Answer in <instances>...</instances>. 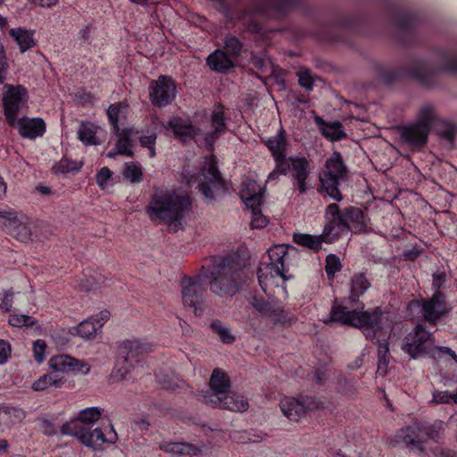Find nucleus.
I'll return each mask as SVG.
<instances>
[{"label":"nucleus","instance_id":"nucleus-1","mask_svg":"<svg viewBox=\"0 0 457 457\" xmlns=\"http://www.w3.org/2000/svg\"><path fill=\"white\" fill-rule=\"evenodd\" d=\"M351 294L340 304H333L330 311V321L348 325L364 331L369 340H373L377 332L383 328L384 315L380 307L371 312L364 310V303L359 297L370 287L363 273H356L351 279Z\"/></svg>","mask_w":457,"mask_h":457},{"label":"nucleus","instance_id":"nucleus-2","mask_svg":"<svg viewBox=\"0 0 457 457\" xmlns=\"http://www.w3.org/2000/svg\"><path fill=\"white\" fill-rule=\"evenodd\" d=\"M190 207L191 201L187 195L157 189L151 198L147 213L152 220H161L167 223L170 229L177 231L181 219Z\"/></svg>","mask_w":457,"mask_h":457},{"label":"nucleus","instance_id":"nucleus-3","mask_svg":"<svg viewBox=\"0 0 457 457\" xmlns=\"http://www.w3.org/2000/svg\"><path fill=\"white\" fill-rule=\"evenodd\" d=\"M210 290L219 296H234L244 282L242 265L231 257L213 258L208 275Z\"/></svg>","mask_w":457,"mask_h":457},{"label":"nucleus","instance_id":"nucleus-4","mask_svg":"<svg viewBox=\"0 0 457 457\" xmlns=\"http://www.w3.org/2000/svg\"><path fill=\"white\" fill-rule=\"evenodd\" d=\"M296 252V248L289 245H275L268 251L270 262H262L257 271L259 285L265 294L270 285L278 286L276 278H279L285 282L292 277L287 273L291 256Z\"/></svg>","mask_w":457,"mask_h":457},{"label":"nucleus","instance_id":"nucleus-5","mask_svg":"<svg viewBox=\"0 0 457 457\" xmlns=\"http://www.w3.org/2000/svg\"><path fill=\"white\" fill-rule=\"evenodd\" d=\"M407 72L421 83L439 73L457 75V49L439 51L429 60L415 59Z\"/></svg>","mask_w":457,"mask_h":457},{"label":"nucleus","instance_id":"nucleus-6","mask_svg":"<svg viewBox=\"0 0 457 457\" xmlns=\"http://www.w3.org/2000/svg\"><path fill=\"white\" fill-rule=\"evenodd\" d=\"M151 351L150 345L137 338L123 340L118 346V356L112 377L119 382L128 379L131 369Z\"/></svg>","mask_w":457,"mask_h":457},{"label":"nucleus","instance_id":"nucleus-7","mask_svg":"<svg viewBox=\"0 0 457 457\" xmlns=\"http://www.w3.org/2000/svg\"><path fill=\"white\" fill-rule=\"evenodd\" d=\"M347 169L340 153L334 152L326 161V169L320 174V194L328 195L332 200L340 202L343 195L338 187L340 180L346 177Z\"/></svg>","mask_w":457,"mask_h":457},{"label":"nucleus","instance_id":"nucleus-8","mask_svg":"<svg viewBox=\"0 0 457 457\" xmlns=\"http://www.w3.org/2000/svg\"><path fill=\"white\" fill-rule=\"evenodd\" d=\"M408 308L424 321L436 325L438 320L451 311L446 297L442 292H436L430 298L412 300Z\"/></svg>","mask_w":457,"mask_h":457},{"label":"nucleus","instance_id":"nucleus-9","mask_svg":"<svg viewBox=\"0 0 457 457\" xmlns=\"http://www.w3.org/2000/svg\"><path fill=\"white\" fill-rule=\"evenodd\" d=\"M62 435L72 436L78 438L85 446L95 451L103 450L104 443L114 444L118 439L117 433L106 436L102 428L91 429L88 427L79 424V421H71L63 424L61 428Z\"/></svg>","mask_w":457,"mask_h":457},{"label":"nucleus","instance_id":"nucleus-10","mask_svg":"<svg viewBox=\"0 0 457 457\" xmlns=\"http://www.w3.org/2000/svg\"><path fill=\"white\" fill-rule=\"evenodd\" d=\"M206 278L208 270L201 268V272L194 277L184 276L181 278V296L183 304L186 307L193 308L195 315H200L203 307L204 296L205 294Z\"/></svg>","mask_w":457,"mask_h":457},{"label":"nucleus","instance_id":"nucleus-11","mask_svg":"<svg viewBox=\"0 0 457 457\" xmlns=\"http://www.w3.org/2000/svg\"><path fill=\"white\" fill-rule=\"evenodd\" d=\"M249 303L262 316L270 319L276 326L288 328L297 320V318L294 314L285 311L279 304L268 302L261 296H251L249 298Z\"/></svg>","mask_w":457,"mask_h":457},{"label":"nucleus","instance_id":"nucleus-12","mask_svg":"<svg viewBox=\"0 0 457 457\" xmlns=\"http://www.w3.org/2000/svg\"><path fill=\"white\" fill-rule=\"evenodd\" d=\"M433 346V337L423 324H417L414 329L407 334L403 339L402 349L411 358L416 359L419 356L429 353Z\"/></svg>","mask_w":457,"mask_h":457},{"label":"nucleus","instance_id":"nucleus-13","mask_svg":"<svg viewBox=\"0 0 457 457\" xmlns=\"http://www.w3.org/2000/svg\"><path fill=\"white\" fill-rule=\"evenodd\" d=\"M202 176L203 181L199 184L198 188L206 201H213L216 194L225 191V182L221 178L214 156L208 161L207 167L203 169Z\"/></svg>","mask_w":457,"mask_h":457},{"label":"nucleus","instance_id":"nucleus-14","mask_svg":"<svg viewBox=\"0 0 457 457\" xmlns=\"http://www.w3.org/2000/svg\"><path fill=\"white\" fill-rule=\"evenodd\" d=\"M277 169L282 174L289 173L297 182L298 190L304 194L307 190L306 179L310 175L309 162L305 157H288L278 163Z\"/></svg>","mask_w":457,"mask_h":457},{"label":"nucleus","instance_id":"nucleus-15","mask_svg":"<svg viewBox=\"0 0 457 457\" xmlns=\"http://www.w3.org/2000/svg\"><path fill=\"white\" fill-rule=\"evenodd\" d=\"M325 217L328 220L323 229V237L331 238V242L340 234L349 231L345 209L341 211L337 204L327 206Z\"/></svg>","mask_w":457,"mask_h":457},{"label":"nucleus","instance_id":"nucleus-16","mask_svg":"<svg viewBox=\"0 0 457 457\" xmlns=\"http://www.w3.org/2000/svg\"><path fill=\"white\" fill-rule=\"evenodd\" d=\"M176 96V87L173 80L167 76H160L157 80L151 82L149 96L153 104L162 107L171 103Z\"/></svg>","mask_w":457,"mask_h":457},{"label":"nucleus","instance_id":"nucleus-17","mask_svg":"<svg viewBox=\"0 0 457 457\" xmlns=\"http://www.w3.org/2000/svg\"><path fill=\"white\" fill-rule=\"evenodd\" d=\"M27 89L22 86H11L5 92L3 101L4 115L8 124L14 127L16 124L17 113L21 104L27 99Z\"/></svg>","mask_w":457,"mask_h":457},{"label":"nucleus","instance_id":"nucleus-18","mask_svg":"<svg viewBox=\"0 0 457 457\" xmlns=\"http://www.w3.org/2000/svg\"><path fill=\"white\" fill-rule=\"evenodd\" d=\"M197 396L198 400L205 404L232 411L243 412L248 407L247 402L243 397L228 395L227 393L223 395L202 394Z\"/></svg>","mask_w":457,"mask_h":457},{"label":"nucleus","instance_id":"nucleus-19","mask_svg":"<svg viewBox=\"0 0 457 457\" xmlns=\"http://www.w3.org/2000/svg\"><path fill=\"white\" fill-rule=\"evenodd\" d=\"M401 139L413 150H420L428 143L429 130L425 126L411 123L399 129Z\"/></svg>","mask_w":457,"mask_h":457},{"label":"nucleus","instance_id":"nucleus-20","mask_svg":"<svg viewBox=\"0 0 457 457\" xmlns=\"http://www.w3.org/2000/svg\"><path fill=\"white\" fill-rule=\"evenodd\" d=\"M396 442L412 450L424 451V439L420 422L401 428L395 435Z\"/></svg>","mask_w":457,"mask_h":457},{"label":"nucleus","instance_id":"nucleus-21","mask_svg":"<svg viewBox=\"0 0 457 457\" xmlns=\"http://www.w3.org/2000/svg\"><path fill=\"white\" fill-rule=\"evenodd\" d=\"M211 121L212 130L206 133L204 136V144L209 151L213 150L214 143L223 134L227 132V125L225 123V117L223 112V106L220 104L211 115Z\"/></svg>","mask_w":457,"mask_h":457},{"label":"nucleus","instance_id":"nucleus-22","mask_svg":"<svg viewBox=\"0 0 457 457\" xmlns=\"http://www.w3.org/2000/svg\"><path fill=\"white\" fill-rule=\"evenodd\" d=\"M110 315L109 311L103 310L96 316L81 321L78 327L75 328V330L80 337L90 339L102 328L104 324L109 320Z\"/></svg>","mask_w":457,"mask_h":457},{"label":"nucleus","instance_id":"nucleus-23","mask_svg":"<svg viewBox=\"0 0 457 457\" xmlns=\"http://www.w3.org/2000/svg\"><path fill=\"white\" fill-rule=\"evenodd\" d=\"M279 407L283 414L293 421H298L307 410L312 409L308 399L300 401L295 397H285L280 401Z\"/></svg>","mask_w":457,"mask_h":457},{"label":"nucleus","instance_id":"nucleus-24","mask_svg":"<svg viewBox=\"0 0 457 457\" xmlns=\"http://www.w3.org/2000/svg\"><path fill=\"white\" fill-rule=\"evenodd\" d=\"M15 126L18 127L19 133L22 137L30 139L43 136L46 131V123L40 118L16 120Z\"/></svg>","mask_w":457,"mask_h":457},{"label":"nucleus","instance_id":"nucleus-25","mask_svg":"<svg viewBox=\"0 0 457 457\" xmlns=\"http://www.w3.org/2000/svg\"><path fill=\"white\" fill-rule=\"evenodd\" d=\"M263 191L255 180L248 179L244 183L240 196L246 207H260L262 204Z\"/></svg>","mask_w":457,"mask_h":457},{"label":"nucleus","instance_id":"nucleus-26","mask_svg":"<svg viewBox=\"0 0 457 457\" xmlns=\"http://www.w3.org/2000/svg\"><path fill=\"white\" fill-rule=\"evenodd\" d=\"M228 53L217 49L208 55L206 59L207 65L213 71L226 73L234 67V62Z\"/></svg>","mask_w":457,"mask_h":457},{"label":"nucleus","instance_id":"nucleus-27","mask_svg":"<svg viewBox=\"0 0 457 457\" xmlns=\"http://www.w3.org/2000/svg\"><path fill=\"white\" fill-rule=\"evenodd\" d=\"M265 144L271 152L277 164L280 163L282 160L287 158L286 151L287 140L286 137V131L283 129H281L274 137L268 138Z\"/></svg>","mask_w":457,"mask_h":457},{"label":"nucleus","instance_id":"nucleus-28","mask_svg":"<svg viewBox=\"0 0 457 457\" xmlns=\"http://www.w3.org/2000/svg\"><path fill=\"white\" fill-rule=\"evenodd\" d=\"M49 366L54 373H68L70 371H79L84 364L69 355H56L49 360Z\"/></svg>","mask_w":457,"mask_h":457},{"label":"nucleus","instance_id":"nucleus-29","mask_svg":"<svg viewBox=\"0 0 457 457\" xmlns=\"http://www.w3.org/2000/svg\"><path fill=\"white\" fill-rule=\"evenodd\" d=\"M169 127L172 129L175 137L183 144L187 140L194 139L197 134V129L191 123L186 122L180 118L170 120Z\"/></svg>","mask_w":457,"mask_h":457},{"label":"nucleus","instance_id":"nucleus-30","mask_svg":"<svg viewBox=\"0 0 457 457\" xmlns=\"http://www.w3.org/2000/svg\"><path fill=\"white\" fill-rule=\"evenodd\" d=\"M345 212L349 231L359 233L366 230V218L361 208L349 206L345 208Z\"/></svg>","mask_w":457,"mask_h":457},{"label":"nucleus","instance_id":"nucleus-31","mask_svg":"<svg viewBox=\"0 0 457 457\" xmlns=\"http://www.w3.org/2000/svg\"><path fill=\"white\" fill-rule=\"evenodd\" d=\"M230 387V381L228 377L225 373L219 371L218 370H213L210 378V390L202 391V394H210L216 395H223L228 393Z\"/></svg>","mask_w":457,"mask_h":457},{"label":"nucleus","instance_id":"nucleus-32","mask_svg":"<svg viewBox=\"0 0 457 457\" xmlns=\"http://www.w3.org/2000/svg\"><path fill=\"white\" fill-rule=\"evenodd\" d=\"M293 240L295 244L313 250L314 252H318L321 248L323 242L331 243V238L323 237V233L319 236L304 233H294Z\"/></svg>","mask_w":457,"mask_h":457},{"label":"nucleus","instance_id":"nucleus-33","mask_svg":"<svg viewBox=\"0 0 457 457\" xmlns=\"http://www.w3.org/2000/svg\"><path fill=\"white\" fill-rule=\"evenodd\" d=\"M437 119L438 117L435 106L431 104H425L420 108L415 123L425 126L427 129L430 131Z\"/></svg>","mask_w":457,"mask_h":457},{"label":"nucleus","instance_id":"nucleus-34","mask_svg":"<svg viewBox=\"0 0 457 457\" xmlns=\"http://www.w3.org/2000/svg\"><path fill=\"white\" fill-rule=\"evenodd\" d=\"M10 36L14 38L20 46L21 52L24 53L35 46L33 34L31 31L21 28L12 29Z\"/></svg>","mask_w":457,"mask_h":457},{"label":"nucleus","instance_id":"nucleus-35","mask_svg":"<svg viewBox=\"0 0 457 457\" xmlns=\"http://www.w3.org/2000/svg\"><path fill=\"white\" fill-rule=\"evenodd\" d=\"M97 127L91 122H82L78 129V137L85 145H96L99 142L96 137Z\"/></svg>","mask_w":457,"mask_h":457},{"label":"nucleus","instance_id":"nucleus-36","mask_svg":"<svg viewBox=\"0 0 457 457\" xmlns=\"http://www.w3.org/2000/svg\"><path fill=\"white\" fill-rule=\"evenodd\" d=\"M62 384V378L60 377L59 374L50 372L39 377L36 381H34L32 384V388L35 391H42L46 389L50 386L61 387Z\"/></svg>","mask_w":457,"mask_h":457},{"label":"nucleus","instance_id":"nucleus-37","mask_svg":"<svg viewBox=\"0 0 457 457\" xmlns=\"http://www.w3.org/2000/svg\"><path fill=\"white\" fill-rule=\"evenodd\" d=\"M268 9L278 15H285L296 8L300 0H263Z\"/></svg>","mask_w":457,"mask_h":457},{"label":"nucleus","instance_id":"nucleus-38","mask_svg":"<svg viewBox=\"0 0 457 457\" xmlns=\"http://www.w3.org/2000/svg\"><path fill=\"white\" fill-rule=\"evenodd\" d=\"M420 424L424 444H426L428 439L438 442L442 438V434L444 431V425L442 421L437 420L432 424L420 421Z\"/></svg>","mask_w":457,"mask_h":457},{"label":"nucleus","instance_id":"nucleus-39","mask_svg":"<svg viewBox=\"0 0 457 457\" xmlns=\"http://www.w3.org/2000/svg\"><path fill=\"white\" fill-rule=\"evenodd\" d=\"M320 131L324 137L331 141H339L347 136L340 121L328 122L325 127H320Z\"/></svg>","mask_w":457,"mask_h":457},{"label":"nucleus","instance_id":"nucleus-40","mask_svg":"<svg viewBox=\"0 0 457 457\" xmlns=\"http://www.w3.org/2000/svg\"><path fill=\"white\" fill-rule=\"evenodd\" d=\"M0 410L3 416V421L6 423L7 426L21 422L26 416L25 411L21 408L5 406L0 408Z\"/></svg>","mask_w":457,"mask_h":457},{"label":"nucleus","instance_id":"nucleus-41","mask_svg":"<svg viewBox=\"0 0 457 457\" xmlns=\"http://www.w3.org/2000/svg\"><path fill=\"white\" fill-rule=\"evenodd\" d=\"M128 105L124 103L119 102L113 104H111L106 112L108 116V120L112 127V132L114 134H118L120 131V127L118 124L120 115L127 109Z\"/></svg>","mask_w":457,"mask_h":457},{"label":"nucleus","instance_id":"nucleus-42","mask_svg":"<svg viewBox=\"0 0 457 457\" xmlns=\"http://www.w3.org/2000/svg\"><path fill=\"white\" fill-rule=\"evenodd\" d=\"M389 347L386 341H378V372L381 375L386 373L389 363Z\"/></svg>","mask_w":457,"mask_h":457},{"label":"nucleus","instance_id":"nucleus-43","mask_svg":"<svg viewBox=\"0 0 457 457\" xmlns=\"http://www.w3.org/2000/svg\"><path fill=\"white\" fill-rule=\"evenodd\" d=\"M8 234L21 242H27L30 240L32 235L29 224L20 219L17 220V223H15Z\"/></svg>","mask_w":457,"mask_h":457},{"label":"nucleus","instance_id":"nucleus-44","mask_svg":"<svg viewBox=\"0 0 457 457\" xmlns=\"http://www.w3.org/2000/svg\"><path fill=\"white\" fill-rule=\"evenodd\" d=\"M161 449L173 455L189 454L195 453V447L187 443H165L161 445Z\"/></svg>","mask_w":457,"mask_h":457},{"label":"nucleus","instance_id":"nucleus-45","mask_svg":"<svg viewBox=\"0 0 457 457\" xmlns=\"http://www.w3.org/2000/svg\"><path fill=\"white\" fill-rule=\"evenodd\" d=\"M102 415V410L98 407H88L79 411L78 420L79 424L87 427V425L97 421Z\"/></svg>","mask_w":457,"mask_h":457},{"label":"nucleus","instance_id":"nucleus-46","mask_svg":"<svg viewBox=\"0 0 457 457\" xmlns=\"http://www.w3.org/2000/svg\"><path fill=\"white\" fill-rule=\"evenodd\" d=\"M251 63L259 71L271 74L274 67L273 63L265 54H252Z\"/></svg>","mask_w":457,"mask_h":457},{"label":"nucleus","instance_id":"nucleus-47","mask_svg":"<svg viewBox=\"0 0 457 457\" xmlns=\"http://www.w3.org/2000/svg\"><path fill=\"white\" fill-rule=\"evenodd\" d=\"M18 220L15 211L12 209L0 210V228L6 233H9Z\"/></svg>","mask_w":457,"mask_h":457},{"label":"nucleus","instance_id":"nucleus-48","mask_svg":"<svg viewBox=\"0 0 457 457\" xmlns=\"http://www.w3.org/2000/svg\"><path fill=\"white\" fill-rule=\"evenodd\" d=\"M212 331L220 337V339L224 344H232L235 342L236 337L230 332V329L223 325L218 320L211 323Z\"/></svg>","mask_w":457,"mask_h":457},{"label":"nucleus","instance_id":"nucleus-49","mask_svg":"<svg viewBox=\"0 0 457 457\" xmlns=\"http://www.w3.org/2000/svg\"><path fill=\"white\" fill-rule=\"evenodd\" d=\"M243 43L233 35H227L224 39V48L232 57H237L243 51Z\"/></svg>","mask_w":457,"mask_h":457},{"label":"nucleus","instance_id":"nucleus-50","mask_svg":"<svg viewBox=\"0 0 457 457\" xmlns=\"http://www.w3.org/2000/svg\"><path fill=\"white\" fill-rule=\"evenodd\" d=\"M115 135L119 137L116 144L117 153L120 154H127L131 156L133 153L129 149V129H124L121 130V132L119 131V133Z\"/></svg>","mask_w":457,"mask_h":457},{"label":"nucleus","instance_id":"nucleus-51","mask_svg":"<svg viewBox=\"0 0 457 457\" xmlns=\"http://www.w3.org/2000/svg\"><path fill=\"white\" fill-rule=\"evenodd\" d=\"M240 20L247 31L253 34L262 33V27L260 23L253 19L251 12L244 11L240 15Z\"/></svg>","mask_w":457,"mask_h":457},{"label":"nucleus","instance_id":"nucleus-52","mask_svg":"<svg viewBox=\"0 0 457 457\" xmlns=\"http://www.w3.org/2000/svg\"><path fill=\"white\" fill-rule=\"evenodd\" d=\"M37 320L26 314H11L8 320V323L12 327L21 328L23 326H32L36 324Z\"/></svg>","mask_w":457,"mask_h":457},{"label":"nucleus","instance_id":"nucleus-53","mask_svg":"<svg viewBox=\"0 0 457 457\" xmlns=\"http://www.w3.org/2000/svg\"><path fill=\"white\" fill-rule=\"evenodd\" d=\"M123 175L127 179H129L132 183H138L142 180L143 172L140 166L130 162L127 163L126 168L123 171Z\"/></svg>","mask_w":457,"mask_h":457},{"label":"nucleus","instance_id":"nucleus-54","mask_svg":"<svg viewBox=\"0 0 457 457\" xmlns=\"http://www.w3.org/2000/svg\"><path fill=\"white\" fill-rule=\"evenodd\" d=\"M341 267L339 257L332 253L327 256L325 270L328 278H333L334 275L341 270Z\"/></svg>","mask_w":457,"mask_h":457},{"label":"nucleus","instance_id":"nucleus-55","mask_svg":"<svg viewBox=\"0 0 457 457\" xmlns=\"http://www.w3.org/2000/svg\"><path fill=\"white\" fill-rule=\"evenodd\" d=\"M252 212L251 225L253 228H262L267 226L268 219L262 213L260 207H248Z\"/></svg>","mask_w":457,"mask_h":457},{"label":"nucleus","instance_id":"nucleus-56","mask_svg":"<svg viewBox=\"0 0 457 457\" xmlns=\"http://www.w3.org/2000/svg\"><path fill=\"white\" fill-rule=\"evenodd\" d=\"M298 83L299 85L308 91L313 88L314 78L312 76L311 71L308 69H301L297 71Z\"/></svg>","mask_w":457,"mask_h":457},{"label":"nucleus","instance_id":"nucleus-57","mask_svg":"<svg viewBox=\"0 0 457 457\" xmlns=\"http://www.w3.org/2000/svg\"><path fill=\"white\" fill-rule=\"evenodd\" d=\"M395 25L403 30L411 29L415 21V18L411 13H401L395 17Z\"/></svg>","mask_w":457,"mask_h":457},{"label":"nucleus","instance_id":"nucleus-58","mask_svg":"<svg viewBox=\"0 0 457 457\" xmlns=\"http://www.w3.org/2000/svg\"><path fill=\"white\" fill-rule=\"evenodd\" d=\"M46 349V344L44 340L38 339L33 343V353L37 362L42 363L44 361Z\"/></svg>","mask_w":457,"mask_h":457},{"label":"nucleus","instance_id":"nucleus-59","mask_svg":"<svg viewBox=\"0 0 457 457\" xmlns=\"http://www.w3.org/2000/svg\"><path fill=\"white\" fill-rule=\"evenodd\" d=\"M79 167L77 166V163L71 162L66 158L62 159L57 166V169L62 173H68L70 171L77 170Z\"/></svg>","mask_w":457,"mask_h":457},{"label":"nucleus","instance_id":"nucleus-60","mask_svg":"<svg viewBox=\"0 0 457 457\" xmlns=\"http://www.w3.org/2000/svg\"><path fill=\"white\" fill-rule=\"evenodd\" d=\"M432 402L436 403H449L453 402V394L447 391H436L433 394Z\"/></svg>","mask_w":457,"mask_h":457},{"label":"nucleus","instance_id":"nucleus-61","mask_svg":"<svg viewBox=\"0 0 457 457\" xmlns=\"http://www.w3.org/2000/svg\"><path fill=\"white\" fill-rule=\"evenodd\" d=\"M446 281V273L445 271L437 270L433 274L432 287L436 292H440L439 289L444 286Z\"/></svg>","mask_w":457,"mask_h":457},{"label":"nucleus","instance_id":"nucleus-62","mask_svg":"<svg viewBox=\"0 0 457 457\" xmlns=\"http://www.w3.org/2000/svg\"><path fill=\"white\" fill-rule=\"evenodd\" d=\"M112 177V171L107 167H103L96 174V183L97 185L104 188L107 180Z\"/></svg>","mask_w":457,"mask_h":457},{"label":"nucleus","instance_id":"nucleus-63","mask_svg":"<svg viewBox=\"0 0 457 457\" xmlns=\"http://www.w3.org/2000/svg\"><path fill=\"white\" fill-rule=\"evenodd\" d=\"M11 355V346L10 345L0 339V364H4Z\"/></svg>","mask_w":457,"mask_h":457},{"label":"nucleus","instance_id":"nucleus-64","mask_svg":"<svg viewBox=\"0 0 457 457\" xmlns=\"http://www.w3.org/2000/svg\"><path fill=\"white\" fill-rule=\"evenodd\" d=\"M13 292L7 291L5 292L4 297L2 298L0 308L4 312H9L12 308V303Z\"/></svg>","mask_w":457,"mask_h":457}]
</instances>
